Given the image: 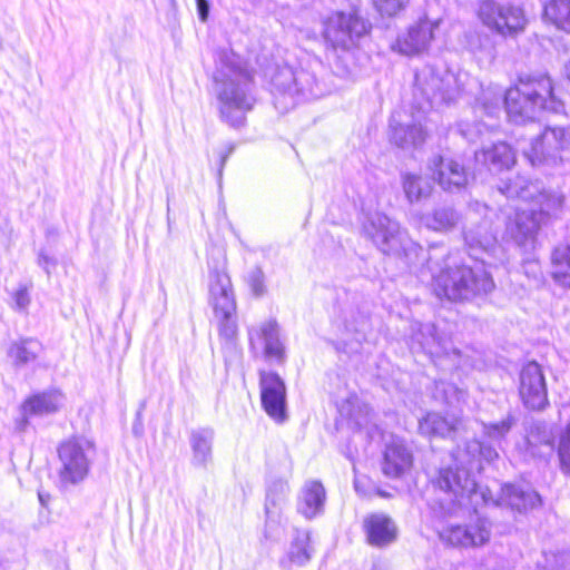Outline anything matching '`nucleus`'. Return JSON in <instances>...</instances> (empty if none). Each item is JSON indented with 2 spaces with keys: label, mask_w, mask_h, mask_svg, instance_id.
Returning <instances> with one entry per match:
<instances>
[{
  "label": "nucleus",
  "mask_w": 570,
  "mask_h": 570,
  "mask_svg": "<svg viewBox=\"0 0 570 570\" xmlns=\"http://www.w3.org/2000/svg\"><path fill=\"white\" fill-rule=\"evenodd\" d=\"M434 293L449 301H465L488 294L494 287L491 275L483 268L466 265L439 269L432 275Z\"/></svg>",
  "instance_id": "nucleus-7"
},
{
  "label": "nucleus",
  "mask_w": 570,
  "mask_h": 570,
  "mask_svg": "<svg viewBox=\"0 0 570 570\" xmlns=\"http://www.w3.org/2000/svg\"><path fill=\"white\" fill-rule=\"evenodd\" d=\"M461 132L468 140L474 141L482 134V128L481 126H478L474 132V130H472V128L466 124L461 128Z\"/></svg>",
  "instance_id": "nucleus-48"
},
{
  "label": "nucleus",
  "mask_w": 570,
  "mask_h": 570,
  "mask_svg": "<svg viewBox=\"0 0 570 570\" xmlns=\"http://www.w3.org/2000/svg\"><path fill=\"white\" fill-rule=\"evenodd\" d=\"M39 264L40 266L43 267V269L49 274L50 271H49V267L50 266H55V262L52 258H50L49 256H47L46 254L41 253L39 255Z\"/></svg>",
  "instance_id": "nucleus-49"
},
{
  "label": "nucleus",
  "mask_w": 570,
  "mask_h": 570,
  "mask_svg": "<svg viewBox=\"0 0 570 570\" xmlns=\"http://www.w3.org/2000/svg\"><path fill=\"white\" fill-rule=\"evenodd\" d=\"M246 279L252 293L256 297H261L266 293L265 274L261 267L255 266L252 268Z\"/></svg>",
  "instance_id": "nucleus-41"
},
{
  "label": "nucleus",
  "mask_w": 570,
  "mask_h": 570,
  "mask_svg": "<svg viewBox=\"0 0 570 570\" xmlns=\"http://www.w3.org/2000/svg\"><path fill=\"white\" fill-rule=\"evenodd\" d=\"M214 436V430L208 428H202L190 432L191 462L195 466L206 468L212 462Z\"/></svg>",
  "instance_id": "nucleus-27"
},
{
  "label": "nucleus",
  "mask_w": 570,
  "mask_h": 570,
  "mask_svg": "<svg viewBox=\"0 0 570 570\" xmlns=\"http://www.w3.org/2000/svg\"><path fill=\"white\" fill-rule=\"evenodd\" d=\"M463 235L470 256L483 264L491 265L492 262L487 258H495L500 252V246L490 223L484 219L478 225L466 228Z\"/></svg>",
  "instance_id": "nucleus-15"
},
{
  "label": "nucleus",
  "mask_w": 570,
  "mask_h": 570,
  "mask_svg": "<svg viewBox=\"0 0 570 570\" xmlns=\"http://www.w3.org/2000/svg\"><path fill=\"white\" fill-rule=\"evenodd\" d=\"M39 500L41 502V504H46V497L42 494V493H39Z\"/></svg>",
  "instance_id": "nucleus-52"
},
{
  "label": "nucleus",
  "mask_w": 570,
  "mask_h": 570,
  "mask_svg": "<svg viewBox=\"0 0 570 570\" xmlns=\"http://www.w3.org/2000/svg\"><path fill=\"white\" fill-rule=\"evenodd\" d=\"M402 185L405 197L410 203H417L430 197L433 189L429 178L411 173L402 175Z\"/></svg>",
  "instance_id": "nucleus-33"
},
{
  "label": "nucleus",
  "mask_w": 570,
  "mask_h": 570,
  "mask_svg": "<svg viewBox=\"0 0 570 570\" xmlns=\"http://www.w3.org/2000/svg\"><path fill=\"white\" fill-rule=\"evenodd\" d=\"M326 491L320 481H307L301 493L298 511L307 519H312L324 511Z\"/></svg>",
  "instance_id": "nucleus-26"
},
{
  "label": "nucleus",
  "mask_w": 570,
  "mask_h": 570,
  "mask_svg": "<svg viewBox=\"0 0 570 570\" xmlns=\"http://www.w3.org/2000/svg\"><path fill=\"white\" fill-rule=\"evenodd\" d=\"M544 20L570 33V0H549L543 6Z\"/></svg>",
  "instance_id": "nucleus-32"
},
{
  "label": "nucleus",
  "mask_w": 570,
  "mask_h": 570,
  "mask_svg": "<svg viewBox=\"0 0 570 570\" xmlns=\"http://www.w3.org/2000/svg\"><path fill=\"white\" fill-rule=\"evenodd\" d=\"M465 429V423L460 417H444L439 413H428L419 421V431L426 436L454 438Z\"/></svg>",
  "instance_id": "nucleus-23"
},
{
  "label": "nucleus",
  "mask_w": 570,
  "mask_h": 570,
  "mask_svg": "<svg viewBox=\"0 0 570 570\" xmlns=\"http://www.w3.org/2000/svg\"><path fill=\"white\" fill-rule=\"evenodd\" d=\"M547 570H570V553L561 552L552 556V560H548Z\"/></svg>",
  "instance_id": "nucleus-44"
},
{
  "label": "nucleus",
  "mask_w": 570,
  "mask_h": 570,
  "mask_svg": "<svg viewBox=\"0 0 570 570\" xmlns=\"http://www.w3.org/2000/svg\"><path fill=\"white\" fill-rule=\"evenodd\" d=\"M461 214L453 206L442 205L435 207L430 213L424 214L421 222L431 230L438 233H450L456 228L461 223Z\"/></svg>",
  "instance_id": "nucleus-25"
},
{
  "label": "nucleus",
  "mask_w": 570,
  "mask_h": 570,
  "mask_svg": "<svg viewBox=\"0 0 570 570\" xmlns=\"http://www.w3.org/2000/svg\"><path fill=\"white\" fill-rule=\"evenodd\" d=\"M475 14L481 24L503 38H517L529 23L522 6L498 0H479Z\"/></svg>",
  "instance_id": "nucleus-10"
},
{
  "label": "nucleus",
  "mask_w": 570,
  "mask_h": 570,
  "mask_svg": "<svg viewBox=\"0 0 570 570\" xmlns=\"http://www.w3.org/2000/svg\"><path fill=\"white\" fill-rule=\"evenodd\" d=\"M273 85L284 95L299 96L303 100L317 99L325 95L316 77L304 69L294 71L284 67L273 78Z\"/></svg>",
  "instance_id": "nucleus-13"
},
{
  "label": "nucleus",
  "mask_w": 570,
  "mask_h": 570,
  "mask_svg": "<svg viewBox=\"0 0 570 570\" xmlns=\"http://www.w3.org/2000/svg\"><path fill=\"white\" fill-rule=\"evenodd\" d=\"M219 65L214 80L220 117L229 126L240 127L255 104L252 77L234 52L219 53Z\"/></svg>",
  "instance_id": "nucleus-4"
},
{
  "label": "nucleus",
  "mask_w": 570,
  "mask_h": 570,
  "mask_svg": "<svg viewBox=\"0 0 570 570\" xmlns=\"http://www.w3.org/2000/svg\"><path fill=\"white\" fill-rule=\"evenodd\" d=\"M227 157H228V155L222 156V166H224V164L226 163Z\"/></svg>",
  "instance_id": "nucleus-54"
},
{
  "label": "nucleus",
  "mask_w": 570,
  "mask_h": 570,
  "mask_svg": "<svg viewBox=\"0 0 570 570\" xmlns=\"http://www.w3.org/2000/svg\"><path fill=\"white\" fill-rule=\"evenodd\" d=\"M249 341L252 348L263 346L264 354L269 360L282 362L285 356V348L279 338V328L275 321H268L259 328L249 331Z\"/></svg>",
  "instance_id": "nucleus-18"
},
{
  "label": "nucleus",
  "mask_w": 570,
  "mask_h": 570,
  "mask_svg": "<svg viewBox=\"0 0 570 570\" xmlns=\"http://www.w3.org/2000/svg\"><path fill=\"white\" fill-rule=\"evenodd\" d=\"M370 29L371 24L358 14L357 10L334 11L323 20L322 36L327 49L350 56Z\"/></svg>",
  "instance_id": "nucleus-9"
},
{
  "label": "nucleus",
  "mask_w": 570,
  "mask_h": 570,
  "mask_svg": "<svg viewBox=\"0 0 570 570\" xmlns=\"http://www.w3.org/2000/svg\"><path fill=\"white\" fill-rule=\"evenodd\" d=\"M522 151L532 166L556 164L559 159V154L554 153L550 142L542 140L541 134L531 138L529 146L522 147Z\"/></svg>",
  "instance_id": "nucleus-30"
},
{
  "label": "nucleus",
  "mask_w": 570,
  "mask_h": 570,
  "mask_svg": "<svg viewBox=\"0 0 570 570\" xmlns=\"http://www.w3.org/2000/svg\"><path fill=\"white\" fill-rule=\"evenodd\" d=\"M436 180L444 190H454L465 187L469 183V173L458 160L438 157L433 160Z\"/></svg>",
  "instance_id": "nucleus-20"
},
{
  "label": "nucleus",
  "mask_w": 570,
  "mask_h": 570,
  "mask_svg": "<svg viewBox=\"0 0 570 570\" xmlns=\"http://www.w3.org/2000/svg\"><path fill=\"white\" fill-rule=\"evenodd\" d=\"M94 452V444L82 438L62 442L58 448L60 483L69 485L81 482L89 472Z\"/></svg>",
  "instance_id": "nucleus-11"
},
{
  "label": "nucleus",
  "mask_w": 570,
  "mask_h": 570,
  "mask_svg": "<svg viewBox=\"0 0 570 570\" xmlns=\"http://www.w3.org/2000/svg\"><path fill=\"white\" fill-rule=\"evenodd\" d=\"M499 190L508 198L532 202L537 209H517L509 216L505 237L524 250L534 249L537 235L541 226L556 218L562 209L564 197L556 190H547L539 183L529 181L522 176L503 181Z\"/></svg>",
  "instance_id": "nucleus-2"
},
{
  "label": "nucleus",
  "mask_w": 570,
  "mask_h": 570,
  "mask_svg": "<svg viewBox=\"0 0 570 570\" xmlns=\"http://www.w3.org/2000/svg\"><path fill=\"white\" fill-rule=\"evenodd\" d=\"M515 424L517 417L509 412L501 421L482 423V433L484 438L500 445Z\"/></svg>",
  "instance_id": "nucleus-35"
},
{
  "label": "nucleus",
  "mask_w": 570,
  "mask_h": 570,
  "mask_svg": "<svg viewBox=\"0 0 570 570\" xmlns=\"http://www.w3.org/2000/svg\"><path fill=\"white\" fill-rule=\"evenodd\" d=\"M371 410L366 404L357 406V411L350 414L351 420L354 421L356 426L366 428L370 422Z\"/></svg>",
  "instance_id": "nucleus-45"
},
{
  "label": "nucleus",
  "mask_w": 570,
  "mask_h": 570,
  "mask_svg": "<svg viewBox=\"0 0 570 570\" xmlns=\"http://www.w3.org/2000/svg\"><path fill=\"white\" fill-rule=\"evenodd\" d=\"M563 72L567 79L570 81V60L564 65Z\"/></svg>",
  "instance_id": "nucleus-50"
},
{
  "label": "nucleus",
  "mask_w": 570,
  "mask_h": 570,
  "mask_svg": "<svg viewBox=\"0 0 570 570\" xmlns=\"http://www.w3.org/2000/svg\"><path fill=\"white\" fill-rule=\"evenodd\" d=\"M488 498L490 499L489 503L492 502L494 505H508L519 512L534 509L541 503V498L535 491L513 484L503 485L500 497L495 500L489 490Z\"/></svg>",
  "instance_id": "nucleus-19"
},
{
  "label": "nucleus",
  "mask_w": 570,
  "mask_h": 570,
  "mask_svg": "<svg viewBox=\"0 0 570 570\" xmlns=\"http://www.w3.org/2000/svg\"><path fill=\"white\" fill-rule=\"evenodd\" d=\"M413 463V456L405 444L394 440L386 445L382 462V471L389 478H400L409 471Z\"/></svg>",
  "instance_id": "nucleus-22"
},
{
  "label": "nucleus",
  "mask_w": 570,
  "mask_h": 570,
  "mask_svg": "<svg viewBox=\"0 0 570 570\" xmlns=\"http://www.w3.org/2000/svg\"><path fill=\"white\" fill-rule=\"evenodd\" d=\"M364 531L370 544L385 547L397 535L395 522L384 513H372L364 519Z\"/></svg>",
  "instance_id": "nucleus-21"
},
{
  "label": "nucleus",
  "mask_w": 570,
  "mask_h": 570,
  "mask_svg": "<svg viewBox=\"0 0 570 570\" xmlns=\"http://www.w3.org/2000/svg\"><path fill=\"white\" fill-rule=\"evenodd\" d=\"M476 163H481L491 171L509 169L515 163V154L507 142L499 141L483 147L474 154Z\"/></svg>",
  "instance_id": "nucleus-24"
},
{
  "label": "nucleus",
  "mask_w": 570,
  "mask_h": 570,
  "mask_svg": "<svg viewBox=\"0 0 570 570\" xmlns=\"http://www.w3.org/2000/svg\"><path fill=\"white\" fill-rule=\"evenodd\" d=\"M377 494H379L380 497H383V498L389 497V494H387L386 492H384V491H377Z\"/></svg>",
  "instance_id": "nucleus-53"
},
{
  "label": "nucleus",
  "mask_w": 570,
  "mask_h": 570,
  "mask_svg": "<svg viewBox=\"0 0 570 570\" xmlns=\"http://www.w3.org/2000/svg\"><path fill=\"white\" fill-rule=\"evenodd\" d=\"M466 72H452L445 65H425L415 73L414 97L419 111L426 114L433 106L455 101L466 89Z\"/></svg>",
  "instance_id": "nucleus-6"
},
{
  "label": "nucleus",
  "mask_w": 570,
  "mask_h": 570,
  "mask_svg": "<svg viewBox=\"0 0 570 570\" xmlns=\"http://www.w3.org/2000/svg\"><path fill=\"white\" fill-rule=\"evenodd\" d=\"M350 73H351V69H350V67H348L347 65H343V66L341 67V75H342V76H346V75H350Z\"/></svg>",
  "instance_id": "nucleus-51"
},
{
  "label": "nucleus",
  "mask_w": 570,
  "mask_h": 570,
  "mask_svg": "<svg viewBox=\"0 0 570 570\" xmlns=\"http://www.w3.org/2000/svg\"><path fill=\"white\" fill-rule=\"evenodd\" d=\"M42 350V344L39 341L24 338L13 342L8 353L16 366H26L33 363Z\"/></svg>",
  "instance_id": "nucleus-31"
},
{
  "label": "nucleus",
  "mask_w": 570,
  "mask_h": 570,
  "mask_svg": "<svg viewBox=\"0 0 570 570\" xmlns=\"http://www.w3.org/2000/svg\"><path fill=\"white\" fill-rule=\"evenodd\" d=\"M409 0H373L376 10L382 16H395L407 3Z\"/></svg>",
  "instance_id": "nucleus-43"
},
{
  "label": "nucleus",
  "mask_w": 570,
  "mask_h": 570,
  "mask_svg": "<svg viewBox=\"0 0 570 570\" xmlns=\"http://www.w3.org/2000/svg\"><path fill=\"white\" fill-rule=\"evenodd\" d=\"M261 397L266 413L274 420L283 422L286 417V389L276 373H261Z\"/></svg>",
  "instance_id": "nucleus-17"
},
{
  "label": "nucleus",
  "mask_w": 570,
  "mask_h": 570,
  "mask_svg": "<svg viewBox=\"0 0 570 570\" xmlns=\"http://www.w3.org/2000/svg\"><path fill=\"white\" fill-rule=\"evenodd\" d=\"M504 102L509 119L514 124L533 121L541 111L561 112L563 102L553 94L551 78L546 73L522 75L504 96L488 89L478 100V109L494 118Z\"/></svg>",
  "instance_id": "nucleus-1"
},
{
  "label": "nucleus",
  "mask_w": 570,
  "mask_h": 570,
  "mask_svg": "<svg viewBox=\"0 0 570 570\" xmlns=\"http://www.w3.org/2000/svg\"><path fill=\"white\" fill-rule=\"evenodd\" d=\"M208 293L219 334L232 340L237 332L236 301L224 259L209 264Z\"/></svg>",
  "instance_id": "nucleus-8"
},
{
  "label": "nucleus",
  "mask_w": 570,
  "mask_h": 570,
  "mask_svg": "<svg viewBox=\"0 0 570 570\" xmlns=\"http://www.w3.org/2000/svg\"><path fill=\"white\" fill-rule=\"evenodd\" d=\"M519 394L525 407L542 411L549 405L547 383L537 362L527 363L519 375Z\"/></svg>",
  "instance_id": "nucleus-14"
},
{
  "label": "nucleus",
  "mask_w": 570,
  "mask_h": 570,
  "mask_svg": "<svg viewBox=\"0 0 570 570\" xmlns=\"http://www.w3.org/2000/svg\"><path fill=\"white\" fill-rule=\"evenodd\" d=\"M440 20L432 21L422 18L407 29L406 32L400 35L392 46V49L405 55L412 56L428 49L434 38V30L438 29Z\"/></svg>",
  "instance_id": "nucleus-16"
},
{
  "label": "nucleus",
  "mask_w": 570,
  "mask_h": 570,
  "mask_svg": "<svg viewBox=\"0 0 570 570\" xmlns=\"http://www.w3.org/2000/svg\"><path fill=\"white\" fill-rule=\"evenodd\" d=\"M63 396L59 391H49L29 397L22 405L26 416L50 414L61 406Z\"/></svg>",
  "instance_id": "nucleus-29"
},
{
  "label": "nucleus",
  "mask_w": 570,
  "mask_h": 570,
  "mask_svg": "<svg viewBox=\"0 0 570 570\" xmlns=\"http://www.w3.org/2000/svg\"><path fill=\"white\" fill-rule=\"evenodd\" d=\"M465 460H470V466L472 468L473 461L476 455L482 456L485 461L490 462L498 458V452L491 446H484L478 441L469 442L463 451Z\"/></svg>",
  "instance_id": "nucleus-39"
},
{
  "label": "nucleus",
  "mask_w": 570,
  "mask_h": 570,
  "mask_svg": "<svg viewBox=\"0 0 570 570\" xmlns=\"http://www.w3.org/2000/svg\"><path fill=\"white\" fill-rule=\"evenodd\" d=\"M309 537L307 532H297L288 552L292 562L299 566L311 559Z\"/></svg>",
  "instance_id": "nucleus-36"
},
{
  "label": "nucleus",
  "mask_w": 570,
  "mask_h": 570,
  "mask_svg": "<svg viewBox=\"0 0 570 570\" xmlns=\"http://www.w3.org/2000/svg\"><path fill=\"white\" fill-rule=\"evenodd\" d=\"M558 456L561 471L570 475V425L560 435Z\"/></svg>",
  "instance_id": "nucleus-40"
},
{
  "label": "nucleus",
  "mask_w": 570,
  "mask_h": 570,
  "mask_svg": "<svg viewBox=\"0 0 570 570\" xmlns=\"http://www.w3.org/2000/svg\"><path fill=\"white\" fill-rule=\"evenodd\" d=\"M288 491V485L285 482H277L274 484V488L269 490L266 499L265 510L266 514L271 517L274 511L273 508H276L281 501L284 499V494Z\"/></svg>",
  "instance_id": "nucleus-42"
},
{
  "label": "nucleus",
  "mask_w": 570,
  "mask_h": 570,
  "mask_svg": "<svg viewBox=\"0 0 570 570\" xmlns=\"http://www.w3.org/2000/svg\"><path fill=\"white\" fill-rule=\"evenodd\" d=\"M554 281L563 287H570V246L557 247L552 254Z\"/></svg>",
  "instance_id": "nucleus-34"
},
{
  "label": "nucleus",
  "mask_w": 570,
  "mask_h": 570,
  "mask_svg": "<svg viewBox=\"0 0 570 570\" xmlns=\"http://www.w3.org/2000/svg\"><path fill=\"white\" fill-rule=\"evenodd\" d=\"M454 465L442 466L434 480V484L443 492L439 499L441 511L446 515L460 513L462 508H476L481 503L489 504V489L478 487L471 476L463 450L458 449L453 454Z\"/></svg>",
  "instance_id": "nucleus-5"
},
{
  "label": "nucleus",
  "mask_w": 570,
  "mask_h": 570,
  "mask_svg": "<svg viewBox=\"0 0 570 570\" xmlns=\"http://www.w3.org/2000/svg\"><path fill=\"white\" fill-rule=\"evenodd\" d=\"M363 233L384 254L394 255L404 259L413 271L423 274L429 271L431 276L438 271V247L424 250L411 239L400 224L383 213L368 214L363 223Z\"/></svg>",
  "instance_id": "nucleus-3"
},
{
  "label": "nucleus",
  "mask_w": 570,
  "mask_h": 570,
  "mask_svg": "<svg viewBox=\"0 0 570 570\" xmlns=\"http://www.w3.org/2000/svg\"><path fill=\"white\" fill-rule=\"evenodd\" d=\"M407 126H409V131H407V134H406V137H410V136H411V132H410V131H411V129L413 128V124H412V125H407Z\"/></svg>",
  "instance_id": "nucleus-55"
},
{
  "label": "nucleus",
  "mask_w": 570,
  "mask_h": 570,
  "mask_svg": "<svg viewBox=\"0 0 570 570\" xmlns=\"http://www.w3.org/2000/svg\"><path fill=\"white\" fill-rule=\"evenodd\" d=\"M199 19L205 22L209 14V2L207 0H196Z\"/></svg>",
  "instance_id": "nucleus-47"
},
{
  "label": "nucleus",
  "mask_w": 570,
  "mask_h": 570,
  "mask_svg": "<svg viewBox=\"0 0 570 570\" xmlns=\"http://www.w3.org/2000/svg\"><path fill=\"white\" fill-rule=\"evenodd\" d=\"M542 140L550 142L554 153L560 151L570 147V132L564 127L547 126L541 132Z\"/></svg>",
  "instance_id": "nucleus-37"
},
{
  "label": "nucleus",
  "mask_w": 570,
  "mask_h": 570,
  "mask_svg": "<svg viewBox=\"0 0 570 570\" xmlns=\"http://www.w3.org/2000/svg\"><path fill=\"white\" fill-rule=\"evenodd\" d=\"M14 305L18 309H26L30 304V296L26 287L17 289L13 296Z\"/></svg>",
  "instance_id": "nucleus-46"
},
{
  "label": "nucleus",
  "mask_w": 570,
  "mask_h": 570,
  "mask_svg": "<svg viewBox=\"0 0 570 570\" xmlns=\"http://www.w3.org/2000/svg\"><path fill=\"white\" fill-rule=\"evenodd\" d=\"M478 508H462L460 511H472L466 524H449L440 531V539L452 547L475 548L489 542L492 531L491 522L479 514Z\"/></svg>",
  "instance_id": "nucleus-12"
},
{
  "label": "nucleus",
  "mask_w": 570,
  "mask_h": 570,
  "mask_svg": "<svg viewBox=\"0 0 570 570\" xmlns=\"http://www.w3.org/2000/svg\"><path fill=\"white\" fill-rule=\"evenodd\" d=\"M422 112L419 111V116L414 118L413 128L411 129V136L406 137V134L409 131V126L396 124L395 118L393 117L390 127H391V134L390 138L391 141L401 148H410V147H416L424 142L426 132L422 125Z\"/></svg>",
  "instance_id": "nucleus-28"
},
{
  "label": "nucleus",
  "mask_w": 570,
  "mask_h": 570,
  "mask_svg": "<svg viewBox=\"0 0 570 570\" xmlns=\"http://www.w3.org/2000/svg\"><path fill=\"white\" fill-rule=\"evenodd\" d=\"M423 350L431 354H438L439 347H441V338L436 333L434 324L428 323L420 327L419 333L415 336Z\"/></svg>",
  "instance_id": "nucleus-38"
}]
</instances>
